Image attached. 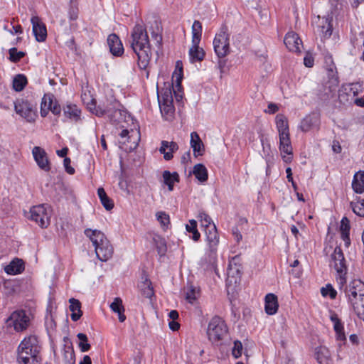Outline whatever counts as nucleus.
Masks as SVG:
<instances>
[{"label":"nucleus","mask_w":364,"mask_h":364,"mask_svg":"<svg viewBox=\"0 0 364 364\" xmlns=\"http://www.w3.org/2000/svg\"><path fill=\"white\" fill-rule=\"evenodd\" d=\"M130 44L138 57L139 68L146 69L151 57V49L148 33L144 26H134L131 33Z\"/></svg>","instance_id":"f257e3e1"},{"label":"nucleus","mask_w":364,"mask_h":364,"mask_svg":"<svg viewBox=\"0 0 364 364\" xmlns=\"http://www.w3.org/2000/svg\"><path fill=\"white\" fill-rule=\"evenodd\" d=\"M345 294L355 314L364 321V283L360 280L351 282Z\"/></svg>","instance_id":"f03ea898"},{"label":"nucleus","mask_w":364,"mask_h":364,"mask_svg":"<svg viewBox=\"0 0 364 364\" xmlns=\"http://www.w3.org/2000/svg\"><path fill=\"white\" fill-rule=\"evenodd\" d=\"M85 235L92 241L95 249L96 255L100 260L107 261L112 257L113 247L102 232L86 229Z\"/></svg>","instance_id":"7ed1b4c3"},{"label":"nucleus","mask_w":364,"mask_h":364,"mask_svg":"<svg viewBox=\"0 0 364 364\" xmlns=\"http://www.w3.org/2000/svg\"><path fill=\"white\" fill-rule=\"evenodd\" d=\"M330 267L336 270L337 273V282L339 285L343 286L346 282L348 267L341 247H336L331 254Z\"/></svg>","instance_id":"20e7f679"},{"label":"nucleus","mask_w":364,"mask_h":364,"mask_svg":"<svg viewBox=\"0 0 364 364\" xmlns=\"http://www.w3.org/2000/svg\"><path fill=\"white\" fill-rule=\"evenodd\" d=\"M192 47L189 50V56L191 63L201 61L205 56L203 48L199 47L202 36V24L199 21L196 20L192 26Z\"/></svg>","instance_id":"39448f33"},{"label":"nucleus","mask_w":364,"mask_h":364,"mask_svg":"<svg viewBox=\"0 0 364 364\" xmlns=\"http://www.w3.org/2000/svg\"><path fill=\"white\" fill-rule=\"evenodd\" d=\"M228 333V327L225 321L219 316H214L210 321L207 335L212 343L218 342Z\"/></svg>","instance_id":"423d86ee"},{"label":"nucleus","mask_w":364,"mask_h":364,"mask_svg":"<svg viewBox=\"0 0 364 364\" xmlns=\"http://www.w3.org/2000/svg\"><path fill=\"white\" fill-rule=\"evenodd\" d=\"M213 43L215 53L219 58H225L230 53L229 33L226 26L220 28Z\"/></svg>","instance_id":"0eeeda50"},{"label":"nucleus","mask_w":364,"mask_h":364,"mask_svg":"<svg viewBox=\"0 0 364 364\" xmlns=\"http://www.w3.org/2000/svg\"><path fill=\"white\" fill-rule=\"evenodd\" d=\"M338 80L336 76L329 77L321 85H318L316 95L321 100H327L334 97L338 87Z\"/></svg>","instance_id":"6e6552de"},{"label":"nucleus","mask_w":364,"mask_h":364,"mask_svg":"<svg viewBox=\"0 0 364 364\" xmlns=\"http://www.w3.org/2000/svg\"><path fill=\"white\" fill-rule=\"evenodd\" d=\"M16 112L28 122H33L37 117L36 107L28 100H17L14 103Z\"/></svg>","instance_id":"1a4fd4ad"},{"label":"nucleus","mask_w":364,"mask_h":364,"mask_svg":"<svg viewBox=\"0 0 364 364\" xmlns=\"http://www.w3.org/2000/svg\"><path fill=\"white\" fill-rule=\"evenodd\" d=\"M8 327H13L17 332L26 330L30 323V319L24 311H16L6 319Z\"/></svg>","instance_id":"9d476101"},{"label":"nucleus","mask_w":364,"mask_h":364,"mask_svg":"<svg viewBox=\"0 0 364 364\" xmlns=\"http://www.w3.org/2000/svg\"><path fill=\"white\" fill-rule=\"evenodd\" d=\"M48 208L49 207L44 204L32 207L30 210V219L35 221L41 228L48 227L50 218Z\"/></svg>","instance_id":"9b49d317"},{"label":"nucleus","mask_w":364,"mask_h":364,"mask_svg":"<svg viewBox=\"0 0 364 364\" xmlns=\"http://www.w3.org/2000/svg\"><path fill=\"white\" fill-rule=\"evenodd\" d=\"M362 92L363 87L359 82L343 85L338 90V98L342 102H352Z\"/></svg>","instance_id":"f8f14e48"},{"label":"nucleus","mask_w":364,"mask_h":364,"mask_svg":"<svg viewBox=\"0 0 364 364\" xmlns=\"http://www.w3.org/2000/svg\"><path fill=\"white\" fill-rule=\"evenodd\" d=\"M316 25L315 32L321 38L326 39L331 37L333 32L332 19L328 17H320L318 16L314 21Z\"/></svg>","instance_id":"ddd939ff"},{"label":"nucleus","mask_w":364,"mask_h":364,"mask_svg":"<svg viewBox=\"0 0 364 364\" xmlns=\"http://www.w3.org/2000/svg\"><path fill=\"white\" fill-rule=\"evenodd\" d=\"M17 350H28L30 353H41V346L37 336L31 335L26 337L19 344Z\"/></svg>","instance_id":"4468645a"},{"label":"nucleus","mask_w":364,"mask_h":364,"mask_svg":"<svg viewBox=\"0 0 364 364\" xmlns=\"http://www.w3.org/2000/svg\"><path fill=\"white\" fill-rule=\"evenodd\" d=\"M120 137L124 140L123 141H120L124 144H129V145L125 148L126 150L132 151L135 149L138 146V142L139 141V132L138 131L131 130L129 132L128 129H123L119 134Z\"/></svg>","instance_id":"2eb2a0df"},{"label":"nucleus","mask_w":364,"mask_h":364,"mask_svg":"<svg viewBox=\"0 0 364 364\" xmlns=\"http://www.w3.org/2000/svg\"><path fill=\"white\" fill-rule=\"evenodd\" d=\"M32 154L40 168L46 171H50V162L47 154L43 149L39 146H35L32 150Z\"/></svg>","instance_id":"dca6fc26"},{"label":"nucleus","mask_w":364,"mask_h":364,"mask_svg":"<svg viewBox=\"0 0 364 364\" xmlns=\"http://www.w3.org/2000/svg\"><path fill=\"white\" fill-rule=\"evenodd\" d=\"M320 118L318 114L312 113L306 116L301 122L299 129L303 132H309L314 129H318Z\"/></svg>","instance_id":"f3484780"},{"label":"nucleus","mask_w":364,"mask_h":364,"mask_svg":"<svg viewBox=\"0 0 364 364\" xmlns=\"http://www.w3.org/2000/svg\"><path fill=\"white\" fill-rule=\"evenodd\" d=\"M31 21L36 40L38 42H43L47 36V31L45 24L41 21L40 18L36 16H33Z\"/></svg>","instance_id":"a211bd4d"},{"label":"nucleus","mask_w":364,"mask_h":364,"mask_svg":"<svg viewBox=\"0 0 364 364\" xmlns=\"http://www.w3.org/2000/svg\"><path fill=\"white\" fill-rule=\"evenodd\" d=\"M17 360L19 364H41V353H30L28 350H17Z\"/></svg>","instance_id":"6ab92c4d"},{"label":"nucleus","mask_w":364,"mask_h":364,"mask_svg":"<svg viewBox=\"0 0 364 364\" xmlns=\"http://www.w3.org/2000/svg\"><path fill=\"white\" fill-rule=\"evenodd\" d=\"M284 43L287 48L292 52L298 53L301 51L302 42L299 36L294 32H289L286 34Z\"/></svg>","instance_id":"aec40b11"},{"label":"nucleus","mask_w":364,"mask_h":364,"mask_svg":"<svg viewBox=\"0 0 364 364\" xmlns=\"http://www.w3.org/2000/svg\"><path fill=\"white\" fill-rule=\"evenodd\" d=\"M205 232L209 249L211 252H214L219 243V236L215 225H209V228L205 229Z\"/></svg>","instance_id":"412c9836"},{"label":"nucleus","mask_w":364,"mask_h":364,"mask_svg":"<svg viewBox=\"0 0 364 364\" xmlns=\"http://www.w3.org/2000/svg\"><path fill=\"white\" fill-rule=\"evenodd\" d=\"M107 44L112 55L119 56L124 53L122 43L116 34L112 33L108 36Z\"/></svg>","instance_id":"4be33fe9"},{"label":"nucleus","mask_w":364,"mask_h":364,"mask_svg":"<svg viewBox=\"0 0 364 364\" xmlns=\"http://www.w3.org/2000/svg\"><path fill=\"white\" fill-rule=\"evenodd\" d=\"M178 149L177 143L174 141H162L159 149L160 153L164 154L165 160L168 161L173 158V153Z\"/></svg>","instance_id":"5701e85b"},{"label":"nucleus","mask_w":364,"mask_h":364,"mask_svg":"<svg viewBox=\"0 0 364 364\" xmlns=\"http://www.w3.org/2000/svg\"><path fill=\"white\" fill-rule=\"evenodd\" d=\"M330 319L333 323L336 338L343 341L345 339L344 327L338 315L335 312L331 311Z\"/></svg>","instance_id":"b1692460"},{"label":"nucleus","mask_w":364,"mask_h":364,"mask_svg":"<svg viewBox=\"0 0 364 364\" xmlns=\"http://www.w3.org/2000/svg\"><path fill=\"white\" fill-rule=\"evenodd\" d=\"M191 146L193 150V154L196 157L203 155L204 145L199 135L196 132H192L191 134Z\"/></svg>","instance_id":"393cba45"},{"label":"nucleus","mask_w":364,"mask_h":364,"mask_svg":"<svg viewBox=\"0 0 364 364\" xmlns=\"http://www.w3.org/2000/svg\"><path fill=\"white\" fill-rule=\"evenodd\" d=\"M279 304L277 296L274 294H268L265 296V311L269 315L277 313Z\"/></svg>","instance_id":"a878e982"},{"label":"nucleus","mask_w":364,"mask_h":364,"mask_svg":"<svg viewBox=\"0 0 364 364\" xmlns=\"http://www.w3.org/2000/svg\"><path fill=\"white\" fill-rule=\"evenodd\" d=\"M279 150L282 153L287 155L292 154V146L290 141V134L289 133L279 134Z\"/></svg>","instance_id":"bb28decb"},{"label":"nucleus","mask_w":364,"mask_h":364,"mask_svg":"<svg viewBox=\"0 0 364 364\" xmlns=\"http://www.w3.org/2000/svg\"><path fill=\"white\" fill-rule=\"evenodd\" d=\"M315 355L317 361L320 364L331 363V353L328 349L324 346H320L315 349Z\"/></svg>","instance_id":"cd10ccee"},{"label":"nucleus","mask_w":364,"mask_h":364,"mask_svg":"<svg viewBox=\"0 0 364 364\" xmlns=\"http://www.w3.org/2000/svg\"><path fill=\"white\" fill-rule=\"evenodd\" d=\"M64 115L75 121L77 122L80 119V109L75 105L68 104L63 107Z\"/></svg>","instance_id":"c85d7f7f"},{"label":"nucleus","mask_w":364,"mask_h":364,"mask_svg":"<svg viewBox=\"0 0 364 364\" xmlns=\"http://www.w3.org/2000/svg\"><path fill=\"white\" fill-rule=\"evenodd\" d=\"M110 309L118 314V318L120 322H124L126 320V316L124 315V308L122 305V300L116 297L113 302L110 304Z\"/></svg>","instance_id":"c756f323"},{"label":"nucleus","mask_w":364,"mask_h":364,"mask_svg":"<svg viewBox=\"0 0 364 364\" xmlns=\"http://www.w3.org/2000/svg\"><path fill=\"white\" fill-rule=\"evenodd\" d=\"M69 302L70 304V310L72 311L71 319L74 321H77L82 315L81 304L79 300L74 298L70 299Z\"/></svg>","instance_id":"7c9ffc66"},{"label":"nucleus","mask_w":364,"mask_h":364,"mask_svg":"<svg viewBox=\"0 0 364 364\" xmlns=\"http://www.w3.org/2000/svg\"><path fill=\"white\" fill-rule=\"evenodd\" d=\"M158 98L161 114L166 119H169L174 112L173 102L167 100L166 102H161L159 95L158 96Z\"/></svg>","instance_id":"2f4dec72"},{"label":"nucleus","mask_w":364,"mask_h":364,"mask_svg":"<svg viewBox=\"0 0 364 364\" xmlns=\"http://www.w3.org/2000/svg\"><path fill=\"white\" fill-rule=\"evenodd\" d=\"M191 173L201 183L205 182L208 180V170L202 164H196Z\"/></svg>","instance_id":"473e14b6"},{"label":"nucleus","mask_w":364,"mask_h":364,"mask_svg":"<svg viewBox=\"0 0 364 364\" xmlns=\"http://www.w3.org/2000/svg\"><path fill=\"white\" fill-rule=\"evenodd\" d=\"M352 188L357 193L364 191V171H359L354 175Z\"/></svg>","instance_id":"72a5a7b5"},{"label":"nucleus","mask_w":364,"mask_h":364,"mask_svg":"<svg viewBox=\"0 0 364 364\" xmlns=\"http://www.w3.org/2000/svg\"><path fill=\"white\" fill-rule=\"evenodd\" d=\"M23 262L21 259H14L5 267V272L9 274H16L23 270Z\"/></svg>","instance_id":"f704fd0d"},{"label":"nucleus","mask_w":364,"mask_h":364,"mask_svg":"<svg viewBox=\"0 0 364 364\" xmlns=\"http://www.w3.org/2000/svg\"><path fill=\"white\" fill-rule=\"evenodd\" d=\"M240 258L238 256H235L232 258L229 262L228 274V277H235V275H240L241 273L242 267L238 262Z\"/></svg>","instance_id":"c9c22d12"},{"label":"nucleus","mask_w":364,"mask_h":364,"mask_svg":"<svg viewBox=\"0 0 364 364\" xmlns=\"http://www.w3.org/2000/svg\"><path fill=\"white\" fill-rule=\"evenodd\" d=\"M164 182L168 186V190L171 191L173 189V185L175 182H178L179 176L176 172L171 173L168 171H164L163 172Z\"/></svg>","instance_id":"e433bc0d"},{"label":"nucleus","mask_w":364,"mask_h":364,"mask_svg":"<svg viewBox=\"0 0 364 364\" xmlns=\"http://www.w3.org/2000/svg\"><path fill=\"white\" fill-rule=\"evenodd\" d=\"M276 125L279 134L289 132L287 118L283 114H277L276 117Z\"/></svg>","instance_id":"4c0bfd02"},{"label":"nucleus","mask_w":364,"mask_h":364,"mask_svg":"<svg viewBox=\"0 0 364 364\" xmlns=\"http://www.w3.org/2000/svg\"><path fill=\"white\" fill-rule=\"evenodd\" d=\"M341 234L343 240L345 242L346 246H348L350 245V237H349V232H350V225L349 220L347 218H343L341 220Z\"/></svg>","instance_id":"58836bf2"},{"label":"nucleus","mask_w":364,"mask_h":364,"mask_svg":"<svg viewBox=\"0 0 364 364\" xmlns=\"http://www.w3.org/2000/svg\"><path fill=\"white\" fill-rule=\"evenodd\" d=\"M97 195L101 203L107 210H110L113 208L114 203L112 200L107 196L103 188H99L97 189Z\"/></svg>","instance_id":"ea45409f"},{"label":"nucleus","mask_w":364,"mask_h":364,"mask_svg":"<svg viewBox=\"0 0 364 364\" xmlns=\"http://www.w3.org/2000/svg\"><path fill=\"white\" fill-rule=\"evenodd\" d=\"M183 78V68L181 61H177L176 65V70L173 73L172 80L173 83L176 85L178 89L181 87V80Z\"/></svg>","instance_id":"a19ab883"},{"label":"nucleus","mask_w":364,"mask_h":364,"mask_svg":"<svg viewBox=\"0 0 364 364\" xmlns=\"http://www.w3.org/2000/svg\"><path fill=\"white\" fill-rule=\"evenodd\" d=\"M26 84L27 79L23 75L18 74L13 80V87L17 92L23 90Z\"/></svg>","instance_id":"79ce46f5"},{"label":"nucleus","mask_w":364,"mask_h":364,"mask_svg":"<svg viewBox=\"0 0 364 364\" xmlns=\"http://www.w3.org/2000/svg\"><path fill=\"white\" fill-rule=\"evenodd\" d=\"M110 120L115 124H120L125 120L127 112L119 109H116L113 112H111L108 114Z\"/></svg>","instance_id":"37998d69"},{"label":"nucleus","mask_w":364,"mask_h":364,"mask_svg":"<svg viewBox=\"0 0 364 364\" xmlns=\"http://www.w3.org/2000/svg\"><path fill=\"white\" fill-rule=\"evenodd\" d=\"M186 231L192 233L191 238L194 241H198L200 237V234L197 229V222L195 220H190L189 223L186 225Z\"/></svg>","instance_id":"c03bdc74"},{"label":"nucleus","mask_w":364,"mask_h":364,"mask_svg":"<svg viewBox=\"0 0 364 364\" xmlns=\"http://www.w3.org/2000/svg\"><path fill=\"white\" fill-rule=\"evenodd\" d=\"M154 242L158 251V253L161 256L164 255L167 250L166 244L164 239L157 235L154 237Z\"/></svg>","instance_id":"a18cd8bd"},{"label":"nucleus","mask_w":364,"mask_h":364,"mask_svg":"<svg viewBox=\"0 0 364 364\" xmlns=\"http://www.w3.org/2000/svg\"><path fill=\"white\" fill-rule=\"evenodd\" d=\"M199 295V291L197 290L192 285H190L187 288V291L186 293V299L191 304H193V302L197 299L198 296Z\"/></svg>","instance_id":"49530a36"},{"label":"nucleus","mask_w":364,"mask_h":364,"mask_svg":"<svg viewBox=\"0 0 364 364\" xmlns=\"http://www.w3.org/2000/svg\"><path fill=\"white\" fill-rule=\"evenodd\" d=\"M9 60L13 63L18 62L23 58L26 53L23 51H18L16 48H11L9 50Z\"/></svg>","instance_id":"de8ad7c7"},{"label":"nucleus","mask_w":364,"mask_h":364,"mask_svg":"<svg viewBox=\"0 0 364 364\" xmlns=\"http://www.w3.org/2000/svg\"><path fill=\"white\" fill-rule=\"evenodd\" d=\"M77 338L79 339V348H80L82 352L88 351L90 348V345L87 343L88 338L87 336L82 333H79L77 335Z\"/></svg>","instance_id":"09e8293b"},{"label":"nucleus","mask_w":364,"mask_h":364,"mask_svg":"<svg viewBox=\"0 0 364 364\" xmlns=\"http://www.w3.org/2000/svg\"><path fill=\"white\" fill-rule=\"evenodd\" d=\"M350 206L357 215L364 217V200L360 203L350 202Z\"/></svg>","instance_id":"8fccbe9b"},{"label":"nucleus","mask_w":364,"mask_h":364,"mask_svg":"<svg viewBox=\"0 0 364 364\" xmlns=\"http://www.w3.org/2000/svg\"><path fill=\"white\" fill-rule=\"evenodd\" d=\"M156 216L163 228H167L170 223L169 215L165 212L160 211L156 213Z\"/></svg>","instance_id":"3c124183"},{"label":"nucleus","mask_w":364,"mask_h":364,"mask_svg":"<svg viewBox=\"0 0 364 364\" xmlns=\"http://www.w3.org/2000/svg\"><path fill=\"white\" fill-rule=\"evenodd\" d=\"M321 293L323 296H328L332 299H335L337 294L336 291L331 284H327L325 287H322L321 289Z\"/></svg>","instance_id":"603ef678"},{"label":"nucleus","mask_w":364,"mask_h":364,"mask_svg":"<svg viewBox=\"0 0 364 364\" xmlns=\"http://www.w3.org/2000/svg\"><path fill=\"white\" fill-rule=\"evenodd\" d=\"M47 109L50 110L55 115H59L61 112L60 106L54 102L53 98H48V105Z\"/></svg>","instance_id":"864d4df0"},{"label":"nucleus","mask_w":364,"mask_h":364,"mask_svg":"<svg viewBox=\"0 0 364 364\" xmlns=\"http://www.w3.org/2000/svg\"><path fill=\"white\" fill-rule=\"evenodd\" d=\"M143 295L146 298H150L154 294V291L151 287V282L146 279L144 283V287L141 289Z\"/></svg>","instance_id":"5fc2aeb1"},{"label":"nucleus","mask_w":364,"mask_h":364,"mask_svg":"<svg viewBox=\"0 0 364 364\" xmlns=\"http://www.w3.org/2000/svg\"><path fill=\"white\" fill-rule=\"evenodd\" d=\"M199 218H200L201 224L205 228V229L209 228V225H215L212 222L210 217L205 213H200Z\"/></svg>","instance_id":"6e6d98bb"},{"label":"nucleus","mask_w":364,"mask_h":364,"mask_svg":"<svg viewBox=\"0 0 364 364\" xmlns=\"http://www.w3.org/2000/svg\"><path fill=\"white\" fill-rule=\"evenodd\" d=\"M242 351V344L239 341L234 342V346L232 350V354L235 358H238L241 356Z\"/></svg>","instance_id":"4d7b16f0"},{"label":"nucleus","mask_w":364,"mask_h":364,"mask_svg":"<svg viewBox=\"0 0 364 364\" xmlns=\"http://www.w3.org/2000/svg\"><path fill=\"white\" fill-rule=\"evenodd\" d=\"M77 3L70 4L68 15L70 20H76L78 17Z\"/></svg>","instance_id":"13d9d810"},{"label":"nucleus","mask_w":364,"mask_h":364,"mask_svg":"<svg viewBox=\"0 0 364 364\" xmlns=\"http://www.w3.org/2000/svg\"><path fill=\"white\" fill-rule=\"evenodd\" d=\"M70 163H71V161H70V158L65 157L64 159L63 165H64L65 169L68 173L72 175V174H74L75 169H74V168H73L70 166Z\"/></svg>","instance_id":"bf43d9fd"},{"label":"nucleus","mask_w":364,"mask_h":364,"mask_svg":"<svg viewBox=\"0 0 364 364\" xmlns=\"http://www.w3.org/2000/svg\"><path fill=\"white\" fill-rule=\"evenodd\" d=\"M160 100L161 102H165L167 101V100H170L171 102H173L171 90H166L163 94H161Z\"/></svg>","instance_id":"052dcab7"},{"label":"nucleus","mask_w":364,"mask_h":364,"mask_svg":"<svg viewBox=\"0 0 364 364\" xmlns=\"http://www.w3.org/2000/svg\"><path fill=\"white\" fill-rule=\"evenodd\" d=\"M314 58L310 55H306L304 58V63L306 67L311 68L314 65Z\"/></svg>","instance_id":"680f3d73"},{"label":"nucleus","mask_w":364,"mask_h":364,"mask_svg":"<svg viewBox=\"0 0 364 364\" xmlns=\"http://www.w3.org/2000/svg\"><path fill=\"white\" fill-rule=\"evenodd\" d=\"M151 38L155 41L156 46H159L162 41V36L156 31L151 32Z\"/></svg>","instance_id":"e2e57ef3"},{"label":"nucleus","mask_w":364,"mask_h":364,"mask_svg":"<svg viewBox=\"0 0 364 364\" xmlns=\"http://www.w3.org/2000/svg\"><path fill=\"white\" fill-rule=\"evenodd\" d=\"M232 233L235 237V240L238 243L242 240V236L237 227H235L232 230Z\"/></svg>","instance_id":"0e129e2a"},{"label":"nucleus","mask_w":364,"mask_h":364,"mask_svg":"<svg viewBox=\"0 0 364 364\" xmlns=\"http://www.w3.org/2000/svg\"><path fill=\"white\" fill-rule=\"evenodd\" d=\"M65 356L68 359L66 364H75V354L73 351L67 352Z\"/></svg>","instance_id":"69168bd1"},{"label":"nucleus","mask_w":364,"mask_h":364,"mask_svg":"<svg viewBox=\"0 0 364 364\" xmlns=\"http://www.w3.org/2000/svg\"><path fill=\"white\" fill-rule=\"evenodd\" d=\"M279 110V107L276 104L269 103L267 107V109L265 110L266 112L269 114H274Z\"/></svg>","instance_id":"338daca9"},{"label":"nucleus","mask_w":364,"mask_h":364,"mask_svg":"<svg viewBox=\"0 0 364 364\" xmlns=\"http://www.w3.org/2000/svg\"><path fill=\"white\" fill-rule=\"evenodd\" d=\"M110 112L109 109H102L100 106H98L95 108V114L97 116H102L105 114H109Z\"/></svg>","instance_id":"774afa93"}]
</instances>
